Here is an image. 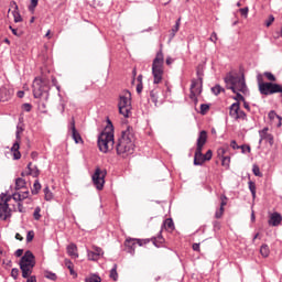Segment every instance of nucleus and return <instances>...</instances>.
<instances>
[{
  "instance_id": "f257e3e1",
  "label": "nucleus",
  "mask_w": 282,
  "mask_h": 282,
  "mask_svg": "<svg viewBox=\"0 0 282 282\" xmlns=\"http://www.w3.org/2000/svg\"><path fill=\"white\" fill-rule=\"evenodd\" d=\"M117 155L121 158H129L133 155L135 151V134L133 133V128L128 126L126 130L121 132V137L116 145Z\"/></svg>"
},
{
  "instance_id": "f03ea898",
  "label": "nucleus",
  "mask_w": 282,
  "mask_h": 282,
  "mask_svg": "<svg viewBox=\"0 0 282 282\" xmlns=\"http://www.w3.org/2000/svg\"><path fill=\"white\" fill-rule=\"evenodd\" d=\"M153 243L155 248H162L164 246V242L166 241L164 239V236H162V230L159 232L156 237H152L151 239L145 238V239H138V238H127L124 241V247L127 252L133 257L135 254V246H147V243Z\"/></svg>"
},
{
  "instance_id": "7ed1b4c3",
  "label": "nucleus",
  "mask_w": 282,
  "mask_h": 282,
  "mask_svg": "<svg viewBox=\"0 0 282 282\" xmlns=\"http://www.w3.org/2000/svg\"><path fill=\"white\" fill-rule=\"evenodd\" d=\"M97 144L101 153H108L113 149V123L108 119V127L98 135Z\"/></svg>"
},
{
  "instance_id": "20e7f679",
  "label": "nucleus",
  "mask_w": 282,
  "mask_h": 282,
  "mask_svg": "<svg viewBox=\"0 0 282 282\" xmlns=\"http://www.w3.org/2000/svg\"><path fill=\"white\" fill-rule=\"evenodd\" d=\"M224 82L227 86V89L232 90V94H237V91H241V94H246L248 91V86H246V77L239 76L238 74L228 73Z\"/></svg>"
},
{
  "instance_id": "39448f33",
  "label": "nucleus",
  "mask_w": 282,
  "mask_h": 282,
  "mask_svg": "<svg viewBox=\"0 0 282 282\" xmlns=\"http://www.w3.org/2000/svg\"><path fill=\"white\" fill-rule=\"evenodd\" d=\"M19 264H20V270L22 272V278L30 279V276H32L34 265H36L34 253H32V251L30 250L25 251Z\"/></svg>"
},
{
  "instance_id": "423d86ee",
  "label": "nucleus",
  "mask_w": 282,
  "mask_h": 282,
  "mask_svg": "<svg viewBox=\"0 0 282 282\" xmlns=\"http://www.w3.org/2000/svg\"><path fill=\"white\" fill-rule=\"evenodd\" d=\"M152 75L154 85H160L164 78V53L160 50L152 63Z\"/></svg>"
},
{
  "instance_id": "0eeeda50",
  "label": "nucleus",
  "mask_w": 282,
  "mask_h": 282,
  "mask_svg": "<svg viewBox=\"0 0 282 282\" xmlns=\"http://www.w3.org/2000/svg\"><path fill=\"white\" fill-rule=\"evenodd\" d=\"M33 96L41 100H48L50 98V82L45 78L36 77L33 82Z\"/></svg>"
},
{
  "instance_id": "6e6552de",
  "label": "nucleus",
  "mask_w": 282,
  "mask_h": 282,
  "mask_svg": "<svg viewBox=\"0 0 282 282\" xmlns=\"http://www.w3.org/2000/svg\"><path fill=\"white\" fill-rule=\"evenodd\" d=\"M207 140H208V132H206V130L200 131L196 142V151L194 154V166H203L204 162H206L204 159V153H202V151Z\"/></svg>"
},
{
  "instance_id": "1a4fd4ad",
  "label": "nucleus",
  "mask_w": 282,
  "mask_h": 282,
  "mask_svg": "<svg viewBox=\"0 0 282 282\" xmlns=\"http://www.w3.org/2000/svg\"><path fill=\"white\" fill-rule=\"evenodd\" d=\"M258 87L259 91L262 96H273V94H276L279 90V87L281 84L272 83V82H264L263 76L258 75Z\"/></svg>"
},
{
  "instance_id": "9d476101",
  "label": "nucleus",
  "mask_w": 282,
  "mask_h": 282,
  "mask_svg": "<svg viewBox=\"0 0 282 282\" xmlns=\"http://www.w3.org/2000/svg\"><path fill=\"white\" fill-rule=\"evenodd\" d=\"M196 74L198 79H192V84L189 88L191 89L189 98L195 104H197V96L202 94V87L204 86V72L198 69Z\"/></svg>"
},
{
  "instance_id": "9b49d317",
  "label": "nucleus",
  "mask_w": 282,
  "mask_h": 282,
  "mask_svg": "<svg viewBox=\"0 0 282 282\" xmlns=\"http://www.w3.org/2000/svg\"><path fill=\"white\" fill-rule=\"evenodd\" d=\"M118 109L121 116L129 118V113H131V91L126 90L124 95L119 96Z\"/></svg>"
},
{
  "instance_id": "f8f14e48",
  "label": "nucleus",
  "mask_w": 282,
  "mask_h": 282,
  "mask_svg": "<svg viewBox=\"0 0 282 282\" xmlns=\"http://www.w3.org/2000/svg\"><path fill=\"white\" fill-rule=\"evenodd\" d=\"M25 131L23 126L18 124L17 126V131H15V142L11 147V153H13V160H21V133Z\"/></svg>"
},
{
  "instance_id": "ddd939ff",
  "label": "nucleus",
  "mask_w": 282,
  "mask_h": 282,
  "mask_svg": "<svg viewBox=\"0 0 282 282\" xmlns=\"http://www.w3.org/2000/svg\"><path fill=\"white\" fill-rule=\"evenodd\" d=\"M105 177H107V170L96 167L91 178L97 191H102V188H105Z\"/></svg>"
},
{
  "instance_id": "4468645a",
  "label": "nucleus",
  "mask_w": 282,
  "mask_h": 282,
  "mask_svg": "<svg viewBox=\"0 0 282 282\" xmlns=\"http://www.w3.org/2000/svg\"><path fill=\"white\" fill-rule=\"evenodd\" d=\"M68 129L72 133V138H73L75 144H83V142H84L83 137H80V132H78V130H76V120L74 119V117H72Z\"/></svg>"
},
{
  "instance_id": "2eb2a0df",
  "label": "nucleus",
  "mask_w": 282,
  "mask_h": 282,
  "mask_svg": "<svg viewBox=\"0 0 282 282\" xmlns=\"http://www.w3.org/2000/svg\"><path fill=\"white\" fill-rule=\"evenodd\" d=\"M104 254L105 251H102V248L97 246H93V250H87L88 261H98Z\"/></svg>"
},
{
  "instance_id": "dca6fc26",
  "label": "nucleus",
  "mask_w": 282,
  "mask_h": 282,
  "mask_svg": "<svg viewBox=\"0 0 282 282\" xmlns=\"http://www.w3.org/2000/svg\"><path fill=\"white\" fill-rule=\"evenodd\" d=\"M14 96V89L8 88L6 86L0 87V102H8L12 100Z\"/></svg>"
},
{
  "instance_id": "f3484780",
  "label": "nucleus",
  "mask_w": 282,
  "mask_h": 282,
  "mask_svg": "<svg viewBox=\"0 0 282 282\" xmlns=\"http://www.w3.org/2000/svg\"><path fill=\"white\" fill-rule=\"evenodd\" d=\"M12 217V209H10V204L0 203V219H10Z\"/></svg>"
},
{
  "instance_id": "a211bd4d",
  "label": "nucleus",
  "mask_w": 282,
  "mask_h": 282,
  "mask_svg": "<svg viewBox=\"0 0 282 282\" xmlns=\"http://www.w3.org/2000/svg\"><path fill=\"white\" fill-rule=\"evenodd\" d=\"M219 158H221V165L226 166V169L230 167V156H225L228 153V147L219 148L217 151Z\"/></svg>"
},
{
  "instance_id": "6ab92c4d",
  "label": "nucleus",
  "mask_w": 282,
  "mask_h": 282,
  "mask_svg": "<svg viewBox=\"0 0 282 282\" xmlns=\"http://www.w3.org/2000/svg\"><path fill=\"white\" fill-rule=\"evenodd\" d=\"M28 171L22 172V177H25V175H31L32 177H39L41 175V171H39V167L36 165H33L32 162H29L26 165Z\"/></svg>"
},
{
  "instance_id": "aec40b11",
  "label": "nucleus",
  "mask_w": 282,
  "mask_h": 282,
  "mask_svg": "<svg viewBox=\"0 0 282 282\" xmlns=\"http://www.w3.org/2000/svg\"><path fill=\"white\" fill-rule=\"evenodd\" d=\"M269 130L270 129L268 127L263 128L262 130L259 131V135L261 140H265L272 147V144H274V135H272L271 133H268Z\"/></svg>"
},
{
  "instance_id": "412c9836",
  "label": "nucleus",
  "mask_w": 282,
  "mask_h": 282,
  "mask_svg": "<svg viewBox=\"0 0 282 282\" xmlns=\"http://www.w3.org/2000/svg\"><path fill=\"white\" fill-rule=\"evenodd\" d=\"M241 110V104L239 101L234 102L229 107V116L234 118L235 120L237 119V116H239V111Z\"/></svg>"
},
{
  "instance_id": "4be33fe9",
  "label": "nucleus",
  "mask_w": 282,
  "mask_h": 282,
  "mask_svg": "<svg viewBox=\"0 0 282 282\" xmlns=\"http://www.w3.org/2000/svg\"><path fill=\"white\" fill-rule=\"evenodd\" d=\"M30 195V191L15 192L12 194V198L14 202H23V199H28Z\"/></svg>"
},
{
  "instance_id": "5701e85b",
  "label": "nucleus",
  "mask_w": 282,
  "mask_h": 282,
  "mask_svg": "<svg viewBox=\"0 0 282 282\" xmlns=\"http://www.w3.org/2000/svg\"><path fill=\"white\" fill-rule=\"evenodd\" d=\"M282 221V216L279 213H273L269 219V226H279Z\"/></svg>"
},
{
  "instance_id": "b1692460",
  "label": "nucleus",
  "mask_w": 282,
  "mask_h": 282,
  "mask_svg": "<svg viewBox=\"0 0 282 282\" xmlns=\"http://www.w3.org/2000/svg\"><path fill=\"white\" fill-rule=\"evenodd\" d=\"M67 254L73 259H78V247L75 243H70L66 248Z\"/></svg>"
},
{
  "instance_id": "393cba45",
  "label": "nucleus",
  "mask_w": 282,
  "mask_h": 282,
  "mask_svg": "<svg viewBox=\"0 0 282 282\" xmlns=\"http://www.w3.org/2000/svg\"><path fill=\"white\" fill-rule=\"evenodd\" d=\"M230 147H231V149H234V151H237V149H241V153H246V151L243 149H246L248 153H250V151H251L250 145H248V144L238 145L236 140H232L230 142Z\"/></svg>"
},
{
  "instance_id": "a878e982",
  "label": "nucleus",
  "mask_w": 282,
  "mask_h": 282,
  "mask_svg": "<svg viewBox=\"0 0 282 282\" xmlns=\"http://www.w3.org/2000/svg\"><path fill=\"white\" fill-rule=\"evenodd\" d=\"M180 25H182V18H178L175 22V25L172 26L170 39H175L177 32H180Z\"/></svg>"
},
{
  "instance_id": "bb28decb",
  "label": "nucleus",
  "mask_w": 282,
  "mask_h": 282,
  "mask_svg": "<svg viewBox=\"0 0 282 282\" xmlns=\"http://www.w3.org/2000/svg\"><path fill=\"white\" fill-rule=\"evenodd\" d=\"M163 228H165V230H175V223H173L172 218H167L163 223Z\"/></svg>"
},
{
  "instance_id": "cd10ccee",
  "label": "nucleus",
  "mask_w": 282,
  "mask_h": 282,
  "mask_svg": "<svg viewBox=\"0 0 282 282\" xmlns=\"http://www.w3.org/2000/svg\"><path fill=\"white\" fill-rule=\"evenodd\" d=\"M248 186L252 195V199H257V184L253 181H249Z\"/></svg>"
},
{
  "instance_id": "c85d7f7f",
  "label": "nucleus",
  "mask_w": 282,
  "mask_h": 282,
  "mask_svg": "<svg viewBox=\"0 0 282 282\" xmlns=\"http://www.w3.org/2000/svg\"><path fill=\"white\" fill-rule=\"evenodd\" d=\"M150 98H151V101L154 104V105H158V100L160 98V91H158V89H152L150 91Z\"/></svg>"
},
{
  "instance_id": "c756f323",
  "label": "nucleus",
  "mask_w": 282,
  "mask_h": 282,
  "mask_svg": "<svg viewBox=\"0 0 282 282\" xmlns=\"http://www.w3.org/2000/svg\"><path fill=\"white\" fill-rule=\"evenodd\" d=\"M26 184H28V183L25 182L24 178L18 177V178L15 180V191H21V188H25V185H26Z\"/></svg>"
},
{
  "instance_id": "7c9ffc66",
  "label": "nucleus",
  "mask_w": 282,
  "mask_h": 282,
  "mask_svg": "<svg viewBox=\"0 0 282 282\" xmlns=\"http://www.w3.org/2000/svg\"><path fill=\"white\" fill-rule=\"evenodd\" d=\"M44 199L46 202H52V199H54V194L52 193V191H50V186H46L44 188Z\"/></svg>"
},
{
  "instance_id": "2f4dec72",
  "label": "nucleus",
  "mask_w": 282,
  "mask_h": 282,
  "mask_svg": "<svg viewBox=\"0 0 282 282\" xmlns=\"http://www.w3.org/2000/svg\"><path fill=\"white\" fill-rule=\"evenodd\" d=\"M41 191V182L39 180H35L33 187L31 189L32 195H39V192Z\"/></svg>"
},
{
  "instance_id": "473e14b6",
  "label": "nucleus",
  "mask_w": 282,
  "mask_h": 282,
  "mask_svg": "<svg viewBox=\"0 0 282 282\" xmlns=\"http://www.w3.org/2000/svg\"><path fill=\"white\" fill-rule=\"evenodd\" d=\"M260 254L264 258L270 257V247H268V245H262L260 247Z\"/></svg>"
},
{
  "instance_id": "72a5a7b5",
  "label": "nucleus",
  "mask_w": 282,
  "mask_h": 282,
  "mask_svg": "<svg viewBox=\"0 0 282 282\" xmlns=\"http://www.w3.org/2000/svg\"><path fill=\"white\" fill-rule=\"evenodd\" d=\"M110 279H112V281H118V264H113L110 270Z\"/></svg>"
},
{
  "instance_id": "f704fd0d",
  "label": "nucleus",
  "mask_w": 282,
  "mask_h": 282,
  "mask_svg": "<svg viewBox=\"0 0 282 282\" xmlns=\"http://www.w3.org/2000/svg\"><path fill=\"white\" fill-rule=\"evenodd\" d=\"M212 91L215 96H219L221 91H226L219 84H216L214 87H212Z\"/></svg>"
},
{
  "instance_id": "c9c22d12",
  "label": "nucleus",
  "mask_w": 282,
  "mask_h": 282,
  "mask_svg": "<svg viewBox=\"0 0 282 282\" xmlns=\"http://www.w3.org/2000/svg\"><path fill=\"white\" fill-rule=\"evenodd\" d=\"M85 282H102L100 275L93 274L85 279Z\"/></svg>"
},
{
  "instance_id": "e433bc0d",
  "label": "nucleus",
  "mask_w": 282,
  "mask_h": 282,
  "mask_svg": "<svg viewBox=\"0 0 282 282\" xmlns=\"http://www.w3.org/2000/svg\"><path fill=\"white\" fill-rule=\"evenodd\" d=\"M252 173L256 177H263V173H261V169L257 164L252 165Z\"/></svg>"
},
{
  "instance_id": "4c0bfd02",
  "label": "nucleus",
  "mask_w": 282,
  "mask_h": 282,
  "mask_svg": "<svg viewBox=\"0 0 282 282\" xmlns=\"http://www.w3.org/2000/svg\"><path fill=\"white\" fill-rule=\"evenodd\" d=\"M208 111H210V105L202 104L200 105V115L206 116V113H208Z\"/></svg>"
},
{
  "instance_id": "58836bf2",
  "label": "nucleus",
  "mask_w": 282,
  "mask_h": 282,
  "mask_svg": "<svg viewBox=\"0 0 282 282\" xmlns=\"http://www.w3.org/2000/svg\"><path fill=\"white\" fill-rule=\"evenodd\" d=\"M264 76L267 79H269V83H276V76L270 72H264Z\"/></svg>"
},
{
  "instance_id": "ea45409f",
  "label": "nucleus",
  "mask_w": 282,
  "mask_h": 282,
  "mask_svg": "<svg viewBox=\"0 0 282 282\" xmlns=\"http://www.w3.org/2000/svg\"><path fill=\"white\" fill-rule=\"evenodd\" d=\"M14 23H21L23 21V18L21 17V13L19 11H12Z\"/></svg>"
},
{
  "instance_id": "a19ab883",
  "label": "nucleus",
  "mask_w": 282,
  "mask_h": 282,
  "mask_svg": "<svg viewBox=\"0 0 282 282\" xmlns=\"http://www.w3.org/2000/svg\"><path fill=\"white\" fill-rule=\"evenodd\" d=\"M33 218L35 219V221H39L41 219V207H35Z\"/></svg>"
},
{
  "instance_id": "79ce46f5",
  "label": "nucleus",
  "mask_w": 282,
  "mask_h": 282,
  "mask_svg": "<svg viewBox=\"0 0 282 282\" xmlns=\"http://www.w3.org/2000/svg\"><path fill=\"white\" fill-rule=\"evenodd\" d=\"M236 120H248V115H246V111L239 110L238 116L236 117Z\"/></svg>"
},
{
  "instance_id": "37998d69",
  "label": "nucleus",
  "mask_w": 282,
  "mask_h": 282,
  "mask_svg": "<svg viewBox=\"0 0 282 282\" xmlns=\"http://www.w3.org/2000/svg\"><path fill=\"white\" fill-rule=\"evenodd\" d=\"M205 162H210L213 160V150H208L205 154H203Z\"/></svg>"
},
{
  "instance_id": "c03bdc74",
  "label": "nucleus",
  "mask_w": 282,
  "mask_h": 282,
  "mask_svg": "<svg viewBox=\"0 0 282 282\" xmlns=\"http://www.w3.org/2000/svg\"><path fill=\"white\" fill-rule=\"evenodd\" d=\"M234 94H236V96L234 97V100H237L238 102H239V100H241V102H246V97H243V95H241V91H237Z\"/></svg>"
},
{
  "instance_id": "a18cd8bd",
  "label": "nucleus",
  "mask_w": 282,
  "mask_h": 282,
  "mask_svg": "<svg viewBox=\"0 0 282 282\" xmlns=\"http://www.w3.org/2000/svg\"><path fill=\"white\" fill-rule=\"evenodd\" d=\"M46 279H50V281H56V279H58V276L56 275V273L48 271L46 272Z\"/></svg>"
},
{
  "instance_id": "49530a36",
  "label": "nucleus",
  "mask_w": 282,
  "mask_h": 282,
  "mask_svg": "<svg viewBox=\"0 0 282 282\" xmlns=\"http://www.w3.org/2000/svg\"><path fill=\"white\" fill-rule=\"evenodd\" d=\"M36 6H39V0H31V4L29 6V11L34 12L36 9Z\"/></svg>"
},
{
  "instance_id": "de8ad7c7",
  "label": "nucleus",
  "mask_w": 282,
  "mask_h": 282,
  "mask_svg": "<svg viewBox=\"0 0 282 282\" xmlns=\"http://www.w3.org/2000/svg\"><path fill=\"white\" fill-rule=\"evenodd\" d=\"M268 116H269V120H274V118H278L279 120H281V116L276 115V111L274 110H271Z\"/></svg>"
},
{
  "instance_id": "09e8293b",
  "label": "nucleus",
  "mask_w": 282,
  "mask_h": 282,
  "mask_svg": "<svg viewBox=\"0 0 282 282\" xmlns=\"http://www.w3.org/2000/svg\"><path fill=\"white\" fill-rule=\"evenodd\" d=\"M224 208L223 207H220L218 210H216V213H215V218L216 219H221V217H224Z\"/></svg>"
},
{
  "instance_id": "8fccbe9b",
  "label": "nucleus",
  "mask_w": 282,
  "mask_h": 282,
  "mask_svg": "<svg viewBox=\"0 0 282 282\" xmlns=\"http://www.w3.org/2000/svg\"><path fill=\"white\" fill-rule=\"evenodd\" d=\"M250 9H248V7L246 8H241L239 9V12L241 14V17H243L245 19H248V12H249Z\"/></svg>"
},
{
  "instance_id": "3c124183",
  "label": "nucleus",
  "mask_w": 282,
  "mask_h": 282,
  "mask_svg": "<svg viewBox=\"0 0 282 282\" xmlns=\"http://www.w3.org/2000/svg\"><path fill=\"white\" fill-rule=\"evenodd\" d=\"M11 276H12V279H14V281H17L19 279V269L18 268H13L11 270Z\"/></svg>"
},
{
  "instance_id": "603ef678",
  "label": "nucleus",
  "mask_w": 282,
  "mask_h": 282,
  "mask_svg": "<svg viewBox=\"0 0 282 282\" xmlns=\"http://www.w3.org/2000/svg\"><path fill=\"white\" fill-rule=\"evenodd\" d=\"M34 239V230H30L26 234V243H30Z\"/></svg>"
},
{
  "instance_id": "864d4df0",
  "label": "nucleus",
  "mask_w": 282,
  "mask_h": 282,
  "mask_svg": "<svg viewBox=\"0 0 282 282\" xmlns=\"http://www.w3.org/2000/svg\"><path fill=\"white\" fill-rule=\"evenodd\" d=\"M272 23H274V15H269V19L265 21V25L267 28H270V25H272Z\"/></svg>"
},
{
  "instance_id": "5fc2aeb1",
  "label": "nucleus",
  "mask_w": 282,
  "mask_h": 282,
  "mask_svg": "<svg viewBox=\"0 0 282 282\" xmlns=\"http://www.w3.org/2000/svg\"><path fill=\"white\" fill-rule=\"evenodd\" d=\"M221 203H220V208H224V206H226L228 204V202H226L228 199V197H226V195L220 196Z\"/></svg>"
},
{
  "instance_id": "6e6d98bb",
  "label": "nucleus",
  "mask_w": 282,
  "mask_h": 282,
  "mask_svg": "<svg viewBox=\"0 0 282 282\" xmlns=\"http://www.w3.org/2000/svg\"><path fill=\"white\" fill-rule=\"evenodd\" d=\"M64 263L68 270L74 268V262H72L69 259H65Z\"/></svg>"
},
{
  "instance_id": "4d7b16f0",
  "label": "nucleus",
  "mask_w": 282,
  "mask_h": 282,
  "mask_svg": "<svg viewBox=\"0 0 282 282\" xmlns=\"http://www.w3.org/2000/svg\"><path fill=\"white\" fill-rule=\"evenodd\" d=\"M22 109L23 111L30 112L32 111V106L30 104H23Z\"/></svg>"
},
{
  "instance_id": "13d9d810",
  "label": "nucleus",
  "mask_w": 282,
  "mask_h": 282,
  "mask_svg": "<svg viewBox=\"0 0 282 282\" xmlns=\"http://www.w3.org/2000/svg\"><path fill=\"white\" fill-rule=\"evenodd\" d=\"M214 230H221V224L217 220L213 221Z\"/></svg>"
},
{
  "instance_id": "bf43d9fd",
  "label": "nucleus",
  "mask_w": 282,
  "mask_h": 282,
  "mask_svg": "<svg viewBox=\"0 0 282 282\" xmlns=\"http://www.w3.org/2000/svg\"><path fill=\"white\" fill-rule=\"evenodd\" d=\"M10 8H13V11L18 12L19 11V4H17L15 1L10 2Z\"/></svg>"
},
{
  "instance_id": "052dcab7",
  "label": "nucleus",
  "mask_w": 282,
  "mask_h": 282,
  "mask_svg": "<svg viewBox=\"0 0 282 282\" xmlns=\"http://www.w3.org/2000/svg\"><path fill=\"white\" fill-rule=\"evenodd\" d=\"M209 41H212V43H217V33L216 32L212 33Z\"/></svg>"
},
{
  "instance_id": "680f3d73",
  "label": "nucleus",
  "mask_w": 282,
  "mask_h": 282,
  "mask_svg": "<svg viewBox=\"0 0 282 282\" xmlns=\"http://www.w3.org/2000/svg\"><path fill=\"white\" fill-rule=\"evenodd\" d=\"M142 89H144V86L142 85V83L137 85V94H142Z\"/></svg>"
},
{
  "instance_id": "e2e57ef3",
  "label": "nucleus",
  "mask_w": 282,
  "mask_h": 282,
  "mask_svg": "<svg viewBox=\"0 0 282 282\" xmlns=\"http://www.w3.org/2000/svg\"><path fill=\"white\" fill-rule=\"evenodd\" d=\"M58 109L61 113H65V102H61Z\"/></svg>"
},
{
  "instance_id": "0e129e2a",
  "label": "nucleus",
  "mask_w": 282,
  "mask_h": 282,
  "mask_svg": "<svg viewBox=\"0 0 282 282\" xmlns=\"http://www.w3.org/2000/svg\"><path fill=\"white\" fill-rule=\"evenodd\" d=\"M26 279H28L26 282H36V275H31Z\"/></svg>"
},
{
  "instance_id": "69168bd1",
  "label": "nucleus",
  "mask_w": 282,
  "mask_h": 282,
  "mask_svg": "<svg viewBox=\"0 0 282 282\" xmlns=\"http://www.w3.org/2000/svg\"><path fill=\"white\" fill-rule=\"evenodd\" d=\"M14 254L15 257H23V249H18Z\"/></svg>"
},
{
  "instance_id": "338daca9",
  "label": "nucleus",
  "mask_w": 282,
  "mask_h": 282,
  "mask_svg": "<svg viewBox=\"0 0 282 282\" xmlns=\"http://www.w3.org/2000/svg\"><path fill=\"white\" fill-rule=\"evenodd\" d=\"M192 248H193L194 252H199V243H194L192 246Z\"/></svg>"
},
{
  "instance_id": "774afa93",
  "label": "nucleus",
  "mask_w": 282,
  "mask_h": 282,
  "mask_svg": "<svg viewBox=\"0 0 282 282\" xmlns=\"http://www.w3.org/2000/svg\"><path fill=\"white\" fill-rule=\"evenodd\" d=\"M276 94H280V98H282V85L281 84L278 87V93Z\"/></svg>"
}]
</instances>
